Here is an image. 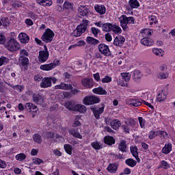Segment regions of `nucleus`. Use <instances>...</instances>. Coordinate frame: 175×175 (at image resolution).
<instances>
[{"mask_svg": "<svg viewBox=\"0 0 175 175\" xmlns=\"http://www.w3.org/2000/svg\"><path fill=\"white\" fill-rule=\"evenodd\" d=\"M5 47L8 51L14 53V51H18L20 50V44L14 38H11L5 42Z\"/></svg>", "mask_w": 175, "mask_h": 175, "instance_id": "obj_1", "label": "nucleus"}, {"mask_svg": "<svg viewBox=\"0 0 175 175\" xmlns=\"http://www.w3.org/2000/svg\"><path fill=\"white\" fill-rule=\"evenodd\" d=\"M118 20L120 23V27H122L124 31L128 29V24H135V18L133 16L127 17L125 15H122L119 17Z\"/></svg>", "mask_w": 175, "mask_h": 175, "instance_id": "obj_2", "label": "nucleus"}, {"mask_svg": "<svg viewBox=\"0 0 175 175\" xmlns=\"http://www.w3.org/2000/svg\"><path fill=\"white\" fill-rule=\"evenodd\" d=\"M51 81L53 83V84H55L57 81V79L54 77H44L42 79L40 85L41 88H49L51 87Z\"/></svg>", "mask_w": 175, "mask_h": 175, "instance_id": "obj_3", "label": "nucleus"}, {"mask_svg": "<svg viewBox=\"0 0 175 175\" xmlns=\"http://www.w3.org/2000/svg\"><path fill=\"white\" fill-rule=\"evenodd\" d=\"M85 31H87V26L83 24H80L77 25V28L72 32L71 35L75 38H79V36H81Z\"/></svg>", "mask_w": 175, "mask_h": 175, "instance_id": "obj_4", "label": "nucleus"}, {"mask_svg": "<svg viewBox=\"0 0 175 175\" xmlns=\"http://www.w3.org/2000/svg\"><path fill=\"white\" fill-rule=\"evenodd\" d=\"M99 102H100V98L96 96H88L83 98V103L86 106L94 105V103H99Z\"/></svg>", "mask_w": 175, "mask_h": 175, "instance_id": "obj_5", "label": "nucleus"}, {"mask_svg": "<svg viewBox=\"0 0 175 175\" xmlns=\"http://www.w3.org/2000/svg\"><path fill=\"white\" fill-rule=\"evenodd\" d=\"M49 51L47 50V46H44V51L39 52L38 61L41 63L46 62L49 59Z\"/></svg>", "mask_w": 175, "mask_h": 175, "instance_id": "obj_6", "label": "nucleus"}, {"mask_svg": "<svg viewBox=\"0 0 175 175\" xmlns=\"http://www.w3.org/2000/svg\"><path fill=\"white\" fill-rule=\"evenodd\" d=\"M53 38H54V32L50 29H47L42 36L43 42L46 43H50L53 40Z\"/></svg>", "mask_w": 175, "mask_h": 175, "instance_id": "obj_7", "label": "nucleus"}, {"mask_svg": "<svg viewBox=\"0 0 175 175\" xmlns=\"http://www.w3.org/2000/svg\"><path fill=\"white\" fill-rule=\"evenodd\" d=\"M98 50L101 54H103V55H105L106 57H109V55L111 54L109 46L105 44H100L98 45Z\"/></svg>", "mask_w": 175, "mask_h": 175, "instance_id": "obj_8", "label": "nucleus"}, {"mask_svg": "<svg viewBox=\"0 0 175 175\" xmlns=\"http://www.w3.org/2000/svg\"><path fill=\"white\" fill-rule=\"evenodd\" d=\"M81 84L85 88H92L94 87V79L83 78L81 79Z\"/></svg>", "mask_w": 175, "mask_h": 175, "instance_id": "obj_9", "label": "nucleus"}, {"mask_svg": "<svg viewBox=\"0 0 175 175\" xmlns=\"http://www.w3.org/2000/svg\"><path fill=\"white\" fill-rule=\"evenodd\" d=\"M91 110L93 111L95 118L99 120L100 118V114L105 111V105L103 104L100 108H91Z\"/></svg>", "mask_w": 175, "mask_h": 175, "instance_id": "obj_10", "label": "nucleus"}, {"mask_svg": "<svg viewBox=\"0 0 175 175\" xmlns=\"http://www.w3.org/2000/svg\"><path fill=\"white\" fill-rule=\"evenodd\" d=\"M132 77L133 81H135V83H140V80H142L143 77V74L142 73V72H140V70H135L132 72Z\"/></svg>", "mask_w": 175, "mask_h": 175, "instance_id": "obj_11", "label": "nucleus"}, {"mask_svg": "<svg viewBox=\"0 0 175 175\" xmlns=\"http://www.w3.org/2000/svg\"><path fill=\"white\" fill-rule=\"evenodd\" d=\"M73 87L70 84H66L61 83L59 85H56L55 86V90H64L65 91H69V90H72Z\"/></svg>", "mask_w": 175, "mask_h": 175, "instance_id": "obj_12", "label": "nucleus"}, {"mask_svg": "<svg viewBox=\"0 0 175 175\" xmlns=\"http://www.w3.org/2000/svg\"><path fill=\"white\" fill-rule=\"evenodd\" d=\"M124 43H125V38L122 36H116L113 41L114 46H118V47H121Z\"/></svg>", "mask_w": 175, "mask_h": 175, "instance_id": "obj_13", "label": "nucleus"}, {"mask_svg": "<svg viewBox=\"0 0 175 175\" xmlns=\"http://www.w3.org/2000/svg\"><path fill=\"white\" fill-rule=\"evenodd\" d=\"M172 149L173 146L172 145V143L168 142L165 144L164 147L161 150V152L163 154H165V155H167V154H170V152H172Z\"/></svg>", "mask_w": 175, "mask_h": 175, "instance_id": "obj_14", "label": "nucleus"}, {"mask_svg": "<svg viewBox=\"0 0 175 175\" xmlns=\"http://www.w3.org/2000/svg\"><path fill=\"white\" fill-rule=\"evenodd\" d=\"M78 13L79 16H88V13H90V10L87 6L81 5L78 9Z\"/></svg>", "mask_w": 175, "mask_h": 175, "instance_id": "obj_15", "label": "nucleus"}, {"mask_svg": "<svg viewBox=\"0 0 175 175\" xmlns=\"http://www.w3.org/2000/svg\"><path fill=\"white\" fill-rule=\"evenodd\" d=\"M18 39L21 42V43L27 44L28 42H29V36L27 35V33H21L18 35Z\"/></svg>", "mask_w": 175, "mask_h": 175, "instance_id": "obj_16", "label": "nucleus"}, {"mask_svg": "<svg viewBox=\"0 0 175 175\" xmlns=\"http://www.w3.org/2000/svg\"><path fill=\"white\" fill-rule=\"evenodd\" d=\"M142 100L139 99H133V98H129L127 100V103L129 105H131L132 106H135V107H137L139 106H142Z\"/></svg>", "mask_w": 175, "mask_h": 175, "instance_id": "obj_17", "label": "nucleus"}, {"mask_svg": "<svg viewBox=\"0 0 175 175\" xmlns=\"http://www.w3.org/2000/svg\"><path fill=\"white\" fill-rule=\"evenodd\" d=\"M92 92L96 95H107V91L102 87L96 88L92 90Z\"/></svg>", "mask_w": 175, "mask_h": 175, "instance_id": "obj_18", "label": "nucleus"}, {"mask_svg": "<svg viewBox=\"0 0 175 175\" xmlns=\"http://www.w3.org/2000/svg\"><path fill=\"white\" fill-rule=\"evenodd\" d=\"M94 9L97 13L99 14H105L106 13V7L103 5H95Z\"/></svg>", "mask_w": 175, "mask_h": 175, "instance_id": "obj_19", "label": "nucleus"}, {"mask_svg": "<svg viewBox=\"0 0 175 175\" xmlns=\"http://www.w3.org/2000/svg\"><path fill=\"white\" fill-rule=\"evenodd\" d=\"M141 44H143V46H146L147 47H150L154 44V40H152L150 38H143L141 39Z\"/></svg>", "mask_w": 175, "mask_h": 175, "instance_id": "obj_20", "label": "nucleus"}, {"mask_svg": "<svg viewBox=\"0 0 175 175\" xmlns=\"http://www.w3.org/2000/svg\"><path fill=\"white\" fill-rule=\"evenodd\" d=\"M54 68H55V66L51 63L48 64H42L40 67V69H41V70H45L46 72L53 70V69Z\"/></svg>", "mask_w": 175, "mask_h": 175, "instance_id": "obj_21", "label": "nucleus"}, {"mask_svg": "<svg viewBox=\"0 0 175 175\" xmlns=\"http://www.w3.org/2000/svg\"><path fill=\"white\" fill-rule=\"evenodd\" d=\"M130 150L133 157L135 158L137 162H140V159L139 158V153L137 152V147H136L135 146H131Z\"/></svg>", "mask_w": 175, "mask_h": 175, "instance_id": "obj_22", "label": "nucleus"}, {"mask_svg": "<svg viewBox=\"0 0 175 175\" xmlns=\"http://www.w3.org/2000/svg\"><path fill=\"white\" fill-rule=\"evenodd\" d=\"M104 143L108 146H113V144H116V139L111 136H105L104 137Z\"/></svg>", "mask_w": 175, "mask_h": 175, "instance_id": "obj_23", "label": "nucleus"}, {"mask_svg": "<svg viewBox=\"0 0 175 175\" xmlns=\"http://www.w3.org/2000/svg\"><path fill=\"white\" fill-rule=\"evenodd\" d=\"M110 126H111L112 129L117 131V129L121 126V121L118 119H115L110 122Z\"/></svg>", "mask_w": 175, "mask_h": 175, "instance_id": "obj_24", "label": "nucleus"}, {"mask_svg": "<svg viewBox=\"0 0 175 175\" xmlns=\"http://www.w3.org/2000/svg\"><path fill=\"white\" fill-rule=\"evenodd\" d=\"M25 107V109H27V110H29V111H32V110H34L33 111V112L36 113V114L38 113V107L31 103H26Z\"/></svg>", "mask_w": 175, "mask_h": 175, "instance_id": "obj_25", "label": "nucleus"}, {"mask_svg": "<svg viewBox=\"0 0 175 175\" xmlns=\"http://www.w3.org/2000/svg\"><path fill=\"white\" fill-rule=\"evenodd\" d=\"M118 169V165L116 163H110L107 167V170L109 173H116Z\"/></svg>", "mask_w": 175, "mask_h": 175, "instance_id": "obj_26", "label": "nucleus"}, {"mask_svg": "<svg viewBox=\"0 0 175 175\" xmlns=\"http://www.w3.org/2000/svg\"><path fill=\"white\" fill-rule=\"evenodd\" d=\"M126 142L124 140H121L118 144V150L122 152H126Z\"/></svg>", "mask_w": 175, "mask_h": 175, "instance_id": "obj_27", "label": "nucleus"}, {"mask_svg": "<svg viewBox=\"0 0 175 175\" xmlns=\"http://www.w3.org/2000/svg\"><path fill=\"white\" fill-rule=\"evenodd\" d=\"M152 51L157 57H163L165 55V51L161 49L153 48Z\"/></svg>", "mask_w": 175, "mask_h": 175, "instance_id": "obj_28", "label": "nucleus"}, {"mask_svg": "<svg viewBox=\"0 0 175 175\" xmlns=\"http://www.w3.org/2000/svg\"><path fill=\"white\" fill-rule=\"evenodd\" d=\"M69 133L74 137H77V139H83V136L80 135V133H79L77 129H72L69 131Z\"/></svg>", "mask_w": 175, "mask_h": 175, "instance_id": "obj_29", "label": "nucleus"}, {"mask_svg": "<svg viewBox=\"0 0 175 175\" xmlns=\"http://www.w3.org/2000/svg\"><path fill=\"white\" fill-rule=\"evenodd\" d=\"M152 33V31L149 29H145L142 30L141 31V35L142 38H149Z\"/></svg>", "mask_w": 175, "mask_h": 175, "instance_id": "obj_30", "label": "nucleus"}, {"mask_svg": "<svg viewBox=\"0 0 175 175\" xmlns=\"http://www.w3.org/2000/svg\"><path fill=\"white\" fill-rule=\"evenodd\" d=\"M91 146L94 150H102L103 148V144L98 141L92 142Z\"/></svg>", "mask_w": 175, "mask_h": 175, "instance_id": "obj_31", "label": "nucleus"}, {"mask_svg": "<svg viewBox=\"0 0 175 175\" xmlns=\"http://www.w3.org/2000/svg\"><path fill=\"white\" fill-rule=\"evenodd\" d=\"M33 140L35 143L38 144H42V142H43V139H42V135L39 133L33 134Z\"/></svg>", "mask_w": 175, "mask_h": 175, "instance_id": "obj_32", "label": "nucleus"}, {"mask_svg": "<svg viewBox=\"0 0 175 175\" xmlns=\"http://www.w3.org/2000/svg\"><path fill=\"white\" fill-rule=\"evenodd\" d=\"M37 3L41 6H51L53 1H49V0H36Z\"/></svg>", "mask_w": 175, "mask_h": 175, "instance_id": "obj_33", "label": "nucleus"}, {"mask_svg": "<svg viewBox=\"0 0 175 175\" xmlns=\"http://www.w3.org/2000/svg\"><path fill=\"white\" fill-rule=\"evenodd\" d=\"M129 5L131 8V9H137L140 4L137 0H129Z\"/></svg>", "mask_w": 175, "mask_h": 175, "instance_id": "obj_34", "label": "nucleus"}, {"mask_svg": "<svg viewBox=\"0 0 175 175\" xmlns=\"http://www.w3.org/2000/svg\"><path fill=\"white\" fill-rule=\"evenodd\" d=\"M75 111H79V113H85V111H87V107H85V106L83 105H76Z\"/></svg>", "mask_w": 175, "mask_h": 175, "instance_id": "obj_35", "label": "nucleus"}, {"mask_svg": "<svg viewBox=\"0 0 175 175\" xmlns=\"http://www.w3.org/2000/svg\"><path fill=\"white\" fill-rule=\"evenodd\" d=\"M112 27L113 25H111V23H104L103 25V31H105V32H110L111 31Z\"/></svg>", "mask_w": 175, "mask_h": 175, "instance_id": "obj_36", "label": "nucleus"}, {"mask_svg": "<svg viewBox=\"0 0 175 175\" xmlns=\"http://www.w3.org/2000/svg\"><path fill=\"white\" fill-rule=\"evenodd\" d=\"M111 31L113 32V33H116V35H118L122 32L121 27H120V26L117 25H112Z\"/></svg>", "mask_w": 175, "mask_h": 175, "instance_id": "obj_37", "label": "nucleus"}, {"mask_svg": "<svg viewBox=\"0 0 175 175\" xmlns=\"http://www.w3.org/2000/svg\"><path fill=\"white\" fill-rule=\"evenodd\" d=\"M46 135V137H48V139H55V137H56V139H59V137L64 139L54 132L49 131V132H47Z\"/></svg>", "mask_w": 175, "mask_h": 175, "instance_id": "obj_38", "label": "nucleus"}, {"mask_svg": "<svg viewBox=\"0 0 175 175\" xmlns=\"http://www.w3.org/2000/svg\"><path fill=\"white\" fill-rule=\"evenodd\" d=\"M167 98L166 94L165 92H161L160 94H159L157 96V102H163Z\"/></svg>", "mask_w": 175, "mask_h": 175, "instance_id": "obj_39", "label": "nucleus"}, {"mask_svg": "<svg viewBox=\"0 0 175 175\" xmlns=\"http://www.w3.org/2000/svg\"><path fill=\"white\" fill-rule=\"evenodd\" d=\"M86 42L88 44H98L99 43V40L92 37H88L86 38Z\"/></svg>", "mask_w": 175, "mask_h": 175, "instance_id": "obj_40", "label": "nucleus"}, {"mask_svg": "<svg viewBox=\"0 0 175 175\" xmlns=\"http://www.w3.org/2000/svg\"><path fill=\"white\" fill-rule=\"evenodd\" d=\"M122 80H124L126 83L131 80V73L129 72H122L121 74Z\"/></svg>", "mask_w": 175, "mask_h": 175, "instance_id": "obj_41", "label": "nucleus"}, {"mask_svg": "<svg viewBox=\"0 0 175 175\" xmlns=\"http://www.w3.org/2000/svg\"><path fill=\"white\" fill-rule=\"evenodd\" d=\"M125 163L128 165V166H130V167H135L136 166V161L132 159H128L126 160Z\"/></svg>", "mask_w": 175, "mask_h": 175, "instance_id": "obj_42", "label": "nucleus"}, {"mask_svg": "<svg viewBox=\"0 0 175 175\" xmlns=\"http://www.w3.org/2000/svg\"><path fill=\"white\" fill-rule=\"evenodd\" d=\"M64 148L67 154H68L69 155H72V150H73L72 146L66 144L64 145Z\"/></svg>", "mask_w": 175, "mask_h": 175, "instance_id": "obj_43", "label": "nucleus"}, {"mask_svg": "<svg viewBox=\"0 0 175 175\" xmlns=\"http://www.w3.org/2000/svg\"><path fill=\"white\" fill-rule=\"evenodd\" d=\"M148 21L150 25H154V24H157V23H158L157 17L154 15H152L148 17Z\"/></svg>", "mask_w": 175, "mask_h": 175, "instance_id": "obj_44", "label": "nucleus"}, {"mask_svg": "<svg viewBox=\"0 0 175 175\" xmlns=\"http://www.w3.org/2000/svg\"><path fill=\"white\" fill-rule=\"evenodd\" d=\"M138 121L140 128H142V129H146V120L143 118V117H139Z\"/></svg>", "mask_w": 175, "mask_h": 175, "instance_id": "obj_45", "label": "nucleus"}, {"mask_svg": "<svg viewBox=\"0 0 175 175\" xmlns=\"http://www.w3.org/2000/svg\"><path fill=\"white\" fill-rule=\"evenodd\" d=\"M33 100L35 103H39L42 100V96L39 94H33Z\"/></svg>", "mask_w": 175, "mask_h": 175, "instance_id": "obj_46", "label": "nucleus"}, {"mask_svg": "<svg viewBox=\"0 0 175 175\" xmlns=\"http://www.w3.org/2000/svg\"><path fill=\"white\" fill-rule=\"evenodd\" d=\"M66 107H67L68 110H72V111H75L76 105L73 104L71 102H68L66 103Z\"/></svg>", "mask_w": 175, "mask_h": 175, "instance_id": "obj_47", "label": "nucleus"}, {"mask_svg": "<svg viewBox=\"0 0 175 175\" xmlns=\"http://www.w3.org/2000/svg\"><path fill=\"white\" fill-rule=\"evenodd\" d=\"M19 62L23 65V66H25V65H28V62H29V59L28 57H19Z\"/></svg>", "mask_w": 175, "mask_h": 175, "instance_id": "obj_48", "label": "nucleus"}, {"mask_svg": "<svg viewBox=\"0 0 175 175\" xmlns=\"http://www.w3.org/2000/svg\"><path fill=\"white\" fill-rule=\"evenodd\" d=\"M9 62V58L3 56L0 57V66H3V65H6Z\"/></svg>", "mask_w": 175, "mask_h": 175, "instance_id": "obj_49", "label": "nucleus"}, {"mask_svg": "<svg viewBox=\"0 0 175 175\" xmlns=\"http://www.w3.org/2000/svg\"><path fill=\"white\" fill-rule=\"evenodd\" d=\"M160 167L165 169V170L170 168V165L166 162V161L163 160L161 161Z\"/></svg>", "mask_w": 175, "mask_h": 175, "instance_id": "obj_50", "label": "nucleus"}, {"mask_svg": "<svg viewBox=\"0 0 175 175\" xmlns=\"http://www.w3.org/2000/svg\"><path fill=\"white\" fill-rule=\"evenodd\" d=\"M29 55L28 51L25 49H21L20 51V57H25L27 58Z\"/></svg>", "mask_w": 175, "mask_h": 175, "instance_id": "obj_51", "label": "nucleus"}, {"mask_svg": "<svg viewBox=\"0 0 175 175\" xmlns=\"http://www.w3.org/2000/svg\"><path fill=\"white\" fill-rule=\"evenodd\" d=\"M15 158H16V161H24V159H25V158H27V156L23 153H20V154H16Z\"/></svg>", "mask_w": 175, "mask_h": 175, "instance_id": "obj_52", "label": "nucleus"}, {"mask_svg": "<svg viewBox=\"0 0 175 175\" xmlns=\"http://www.w3.org/2000/svg\"><path fill=\"white\" fill-rule=\"evenodd\" d=\"M157 136H158V131H150L149 135H148L149 139H152L154 137H157Z\"/></svg>", "mask_w": 175, "mask_h": 175, "instance_id": "obj_53", "label": "nucleus"}, {"mask_svg": "<svg viewBox=\"0 0 175 175\" xmlns=\"http://www.w3.org/2000/svg\"><path fill=\"white\" fill-rule=\"evenodd\" d=\"M91 31L95 38H96L99 32H100V30H99V29H97L96 27H92Z\"/></svg>", "mask_w": 175, "mask_h": 175, "instance_id": "obj_54", "label": "nucleus"}, {"mask_svg": "<svg viewBox=\"0 0 175 175\" xmlns=\"http://www.w3.org/2000/svg\"><path fill=\"white\" fill-rule=\"evenodd\" d=\"M63 6L64 9H67V10H70L72 9V8H73V5H72V3H70L68 1H65Z\"/></svg>", "mask_w": 175, "mask_h": 175, "instance_id": "obj_55", "label": "nucleus"}, {"mask_svg": "<svg viewBox=\"0 0 175 175\" xmlns=\"http://www.w3.org/2000/svg\"><path fill=\"white\" fill-rule=\"evenodd\" d=\"M13 90H16V91H18V92H22L24 90L23 85H16L13 86Z\"/></svg>", "mask_w": 175, "mask_h": 175, "instance_id": "obj_56", "label": "nucleus"}, {"mask_svg": "<svg viewBox=\"0 0 175 175\" xmlns=\"http://www.w3.org/2000/svg\"><path fill=\"white\" fill-rule=\"evenodd\" d=\"M102 83H110L111 82V77H110L109 75H106L102 80Z\"/></svg>", "mask_w": 175, "mask_h": 175, "instance_id": "obj_57", "label": "nucleus"}, {"mask_svg": "<svg viewBox=\"0 0 175 175\" xmlns=\"http://www.w3.org/2000/svg\"><path fill=\"white\" fill-rule=\"evenodd\" d=\"M78 118H80V116L76 117L75 120L72 124L73 128H76V126H80V125H81V123L80 122V121L77 120Z\"/></svg>", "mask_w": 175, "mask_h": 175, "instance_id": "obj_58", "label": "nucleus"}, {"mask_svg": "<svg viewBox=\"0 0 175 175\" xmlns=\"http://www.w3.org/2000/svg\"><path fill=\"white\" fill-rule=\"evenodd\" d=\"M33 162L35 165H40V163H44V161L39 158H35L33 159Z\"/></svg>", "mask_w": 175, "mask_h": 175, "instance_id": "obj_59", "label": "nucleus"}, {"mask_svg": "<svg viewBox=\"0 0 175 175\" xmlns=\"http://www.w3.org/2000/svg\"><path fill=\"white\" fill-rule=\"evenodd\" d=\"M157 136H160V137H166L167 136V133L165 131H157Z\"/></svg>", "mask_w": 175, "mask_h": 175, "instance_id": "obj_60", "label": "nucleus"}, {"mask_svg": "<svg viewBox=\"0 0 175 175\" xmlns=\"http://www.w3.org/2000/svg\"><path fill=\"white\" fill-rule=\"evenodd\" d=\"M160 79H167L169 77V73L167 72H161L159 75Z\"/></svg>", "mask_w": 175, "mask_h": 175, "instance_id": "obj_61", "label": "nucleus"}, {"mask_svg": "<svg viewBox=\"0 0 175 175\" xmlns=\"http://www.w3.org/2000/svg\"><path fill=\"white\" fill-rule=\"evenodd\" d=\"M6 42V37L2 33H0V44H3Z\"/></svg>", "mask_w": 175, "mask_h": 175, "instance_id": "obj_62", "label": "nucleus"}, {"mask_svg": "<svg viewBox=\"0 0 175 175\" xmlns=\"http://www.w3.org/2000/svg\"><path fill=\"white\" fill-rule=\"evenodd\" d=\"M77 47H83V46H85V42L83 40L78 41L77 43Z\"/></svg>", "mask_w": 175, "mask_h": 175, "instance_id": "obj_63", "label": "nucleus"}, {"mask_svg": "<svg viewBox=\"0 0 175 175\" xmlns=\"http://www.w3.org/2000/svg\"><path fill=\"white\" fill-rule=\"evenodd\" d=\"M105 40L107 42H111V40H113V38L111 37V35L108 33L105 34Z\"/></svg>", "mask_w": 175, "mask_h": 175, "instance_id": "obj_64", "label": "nucleus"}]
</instances>
